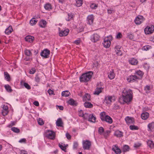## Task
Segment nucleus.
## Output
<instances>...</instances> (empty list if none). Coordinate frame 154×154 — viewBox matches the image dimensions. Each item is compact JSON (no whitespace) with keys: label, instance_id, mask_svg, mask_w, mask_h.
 <instances>
[{"label":"nucleus","instance_id":"obj_4","mask_svg":"<svg viewBox=\"0 0 154 154\" xmlns=\"http://www.w3.org/2000/svg\"><path fill=\"white\" fill-rule=\"evenodd\" d=\"M45 137L48 139L54 140L55 139V133L53 131L47 130L44 134Z\"/></svg>","mask_w":154,"mask_h":154},{"label":"nucleus","instance_id":"obj_22","mask_svg":"<svg viewBox=\"0 0 154 154\" xmlns=\"http://www.w3.org/2000/svg\"><path fill=\"white\" fill-rule=\"evenodd\" d=\"M8 108L7 106L5 105L3 106V109L2 111V113L3 116H5L7 115L8 113Z\"/></svg>","mask_w":154,"mask_h":154},{"label":"nucleus","instance_id":"obj_39","mask_svg":"<svg viewBox=\"0 0 154 154\" xmlns=\"http://www.w3.org/2000/svg\"><path fill=\"white\" fill-rule=\"evenodd\" d=\"M37 21L35 20L34 18H33L30 20L29 23L32 26L35 25L37 23Z\"/></svg>","mask_w":154,"mask_h":154},{"label":"nucleus","instance_id":"obj_1","mask_svg":"<svg viewBox=\"0 0 154 154\" xmlns=\"http://www.w3.org/2000/svg\"><path fill=\"white\" fill-rule=\"evenodd\" d=\"M122 93V96L119 98V100L121 104H124L125 103H129L132 100L133 93L131 90L124 89Z\"/></svg>","mask_w":154,"mask_h":154},{"label":"nucleus","instance_id":"obj_44","mask_svg":"<svg viewBox=\"0 0 154 154\" xmlns=\"http://www.w3.org/2000/svg\"><path fill=\"white\" fill-rule=\"evenodd\" d=\"M129 147L127 145H124L123 148V151L124 152H126L129 150Z\"/></svg>","mask_w":154,"mask_h":154},{"label":"nucleus","instance_id":"obj_60","mask_svg":"<svg viewBox=\"0 0 154 154\" xmlns=\"http://www.w3.org/2000/svg\"><path fill=\"white\" fill-rule=\"evenodd\" d=\"M141 145V144L139 143H135L134 144V147L136 148H137L140 147Z\"/></svg>","mask_w":154,"mask_h":154},{"label":"nucleus","instance_id":"obj_11","mask_svg":"<svg viewBox=\"0 0 154 154\" xmlns=\"http://www.w3.org/2000/svg\"><path fill=\"white\" fill-rule=\"evenodd\" d=\"M139 78L136 75H132L129 76L127 78V81L129 82H133L135 81V79H138Z\"/></svg>","mask_w":154,"mask_h":154},{"label":"nucleus","instance_id":"obj_36","mask_svg":"<svg viewBox=\"0 0 154 154\" xmlns=\"http://www.w3.org/2000/svg\"><path fill=\"white\" fill-rule=\"evenodd\" d=\"M84 106L86 108H91L93 107V105L90 102H86L84 104Z\"/></svg>","mask_w":154,"mask_h":154},{"label":"nucleus","instance_id":"obj_64","mask_svg":"<svg viewBox=\"0 0 154 154\" xmlns=\"http://www.w3.org/2000/svg\"><path fill=\"white\" fill-rule=\"evenodd\" d=\"M20 154H27V152L24 150H22L20 151Z\"/></svg>","mask_w":154,"mask_h":154},{"label":"nucleus","instance_id":"obj_53","mask_svg":"<svg viewBox=\"0 0 154 154\" xmlns=\"http://www.w3.org/2000/svg\"><path fill=\"white\" fill-rule=\"evenodd\" d=\"M23 85L24 87L27 89L29 90L31 89L30 86L27 83L24 82Z\"/></svg>","mask_w":154,"mask_h":154},{"label":"nucleus","instance_id":"obj_23","mask_svg":"<svg viewBox=\"0 0 154 154\" xmlns=\"http://www.w3.org/2000/svg\"><path fill=\"white\" fill-rule=\"evenodd\" d=\"M56 124L58 127L63 126V123L61 118H59L57 119L56 122Z\"/></svg>","mask_w":154,"mask_h":154},{"label":"nucleus","instance_id":"obj_32","mask_svg":"<svg viewBox=\"0 0 154 154\" xmlns=\"http://www.w3.org/2000/svg\"><path fill=\"white\" fill-rule=\"evenodd\" d=\"M61 94L62 96L67 97L70 95V93L68 91H63Z\"/></svg>","mask_w":154,"mask_h":154},{"label":"nucleus","instance_id":"obj_16","mask_svg":"<svg viewBox=\"0 0 154 154\" xmlns=\"http://www.w3.org/2000/svg\"><path fill=\"white\" fill-rule=\"evenodd\" d=\"M69 31V30L68 29L62 30L59 32V35L60 36H63L67 35Z\"/></svg>","mask_w":154,"mask_h":154},{"label":"nucleus","instance_id":"obj_31","mask_svg":"<svg viewBox=\"0 0 154 154\" xmlns=\"http://www.w3.org/2000/svg\"><path fill=\"white\" fill-rule=\"evenodd\" d=\"M68 103L72 106H76L77 104L76 103L75 101L72 99H70L68 101Z\"/></svg>","mask_w":154,"mask_h":154},{"label":"nucleus","instance_id":"obj_43","mask_svg":"<svg viewBox=\"0 0 154 154\" xmlns=\"http://www.w3.org/2000/svg\"><path fill=\"white\" fill-rule=\"evenodd\" d=\"M73 17V15L71 14H68L67 17H66V19L67 21H69Z\"/></svg>","mask_w":154,"mask_h":154},{"label":"nucleus","instance_id":"obj_62","mask_svg":"<svg viewBox=\"0 0 154 154\" xmlns=\"http://www.w3.org/2000/svg\"><path fill=\"white\" fill-rule=\"evenodd\" d=\"M66 136L68 140L70 139L71 138V135L68 133H66Z\"/></svg>","mask_w":154,"mask_h":154},{"label":"nucleus","instance_id":"obj_46","mask_svg":"<svg viewBox=\"0 0 154 154\" xmlns=\"http://www.w3.org/2000/svg\"><path fill=\"white\" fill-rule=\"evenodd\" d=\"M76 5L77 7H79L82 4V0H77L76 1Z\"/></svg>","mask_w":154,"mask_h":154},{"label":"nucleus","instance_id":"obj_19","mask_svg":"<svg viewBox=\"0 0 154 154\" xmlns=\"http://www.w3.org/2000/svg\"><path fill=\"white\" fill-rule=\"evenodd\" d=\"M115 48V51L116 52V54L118 55L122 56V53L121 50H120V46L119 45H117L116 46Z\"/></svg>","mask_w":154,"mask_h":154},{"label":"nucleus","instance_id":"obj_45","mask_svg":"<svg viewBox=\"0 0 154 154\" xmlns=\"http://www.w3.org/2000/svg\"><path fill=\"white\" fill-rule=\"evenodd\" d=\"M11 130L15 133H18L20 131V130L19 129L14 127H12L11 128Z\"/></svg>","mask_w":154,"mask_h":154},{"label":"nucleus","instance_id":"obj_63","mask_svg":"<svg viewBox=\"0 0 154 154\" xmlns=\"http://www.w3.org/2000/svg\"><path fill=\"white\" fill-rule=\"evenodd\" d=\"M120 108L119 106L118 105H116L113 107V108L115 109H119Z\"/></svg>","mask_w":154,"mask_h":154},{"label":"nucleus","instance_id":"obj_52","mask_svg":"<svg viewBox=\"0 0 154 154\" xmlns=\"http://www.w3.org/2000/svg\"><path fill=\"white\" fill-rule=\"evenodd\" d=\"M151 48V47L150 46L148 45L143 46L142 48V49L144 50L147 51Z\"/></svg>","mask_w":154,"mask_h":154},{"label":"nucleus","instance_id":"obj_10","mask_svg":"<svg viewBox=\"0 0 154 154\" xmlns=\"http://www.w3.org/2000/svg\"><path fill=\"white\" fill-rule=\"evenodd\" d=\"M100 38V36L97 34L95 33L93 34L91 37V40L94 42H95L98 41Z\"/></svg>","mask_w":154,"mask_h":154},{"label":"nucleus","instance_id":"obj_50","mask_svg":"<svg viewBox=\"0 0 154 154\" xmlns=\"http://www.w3.org/2000/svg\"><path fill=\"white\" fill-rule=\"evenodd\" d=\"M104 132V128L102 127H100L98 129V132L100 135L103 134Z\"/></svg>","mask_w":154,"mask_h":154},{"label":"nucleus","instance_id":"obj_40","mask_svg":"<svg viewBox=\"0 0 154 154\" xmlns=\"http://www.w3.org/2000/svg\"><path fill=\"white\" fill-rule=\"evenodd\" d=\"M151 89L150 86L149 85H146L144 88V90L146 93H148L150 92V90Z\"/></svg>","mask_w":154,"mask_h":154},{"label":"nucleus","instance_id":"obj_38","mask_svg":"<svg viewBox=\"0 0 154 154\" xmlns=\"http://www.w3.org/2000/svg\"><path fill=\"white\" fill-rule=\"evenodd\" d=\"M135 75H138L141 78H142L143 75V72L140 70H139L136 71L135 72Z\"/></svg>","mask_w":154,"mask_h":154},{"label":"nucleus","instance_id":"obj_21","mask_svg":"<svg viewBox=\"0 0 154 154\" xmlns=\"http://www.w3.org/2000/svg\"><path fill=\"white\" fill-rule=\"evenodd\" d=\"M112 150L115 152L116 154H120L121 152V150L117 146H115L113 147L112 148Z\"/></svg>","mask_w":154,"mask_h":154},{"label":"nucleus","instance_id":"obj_3","mask_svg":"<svg viewBox=\"0 0 154 154\" xmlns=\"http://www.w3.org/2000/svg\"><path fill=\"white\" fill-rule=\"evenodd\" d=\"M100 117L103 121H106L109 124H111L112 122V119L109 116L106 115L105 112H102L100 113Z\"/></svg>","mask_w":154,"mask_h":154},{"label":"nucleus","instance_id":"obj_51","mask_svg":"<svg viewBox=\"0 0 154 154\" xmlns=\"http://www.w3.org/2000/svg\"><path fill=\"white\" fill-rule=\"evenodd\" d=\"M97 7V4L95 3H92L90 5V7L92 9H96Z\"/></svg>","mask_w":154,"mask_h":154},{"label":"nucleus","instance_id":"obj_24","mask_svg":"<svg viewBox=\"0 0 154 154\" xmlns=\"http://www.w3.org/2000/svg\"><path fill=\"white\" fill-rule=\"evenodd\" d=\"M46 21L42 20L39 22V25L40 27L44 28L46 27Z\"/></svg>","mask_w":154,"mask_h":154},{"label":"nucleus","instance_id":"obj_15","mask_svg":"<svg viewBox=\"0 0 154 154\" xmlns=\"http://www.w3.org/2000/svg\"><path fill=\"white\" fill-rule=\"evenodd\" d=\"M96 118L93 114H89V118L88 119V121L90 122L95 123V122Z\"/></svg>","mask_w":154,"mask_h":154},{"label":"nucleus","instance_id":"obj_13","mask_svg":"<svg viewBox=\"0 0 154 154\" xmlns=\"http://www.w3.org/2000/svg\"><path fill=\"white\" fill-rule=\"evenodd\" d=\"M94 20V16L93 14L88 15L87 17L88 23L89 25H91L93 23Z\"/></svg>","mask_w":154,"mask_h":154},{"label":"nucleus","instance_id":"obj_54","mask_svg":"<svg viewBox=\"0 0 154 154\" xmlns=\"http://www.w3.org/2000/svg\"><path fill=\"white\" fill-rule=\"evenodd\" d=\"M122 37V35L120 32H119L116 36V38L118 39H120Z\"/></svg>","mask_w":154,"mask_h":154},{"label":"nucleus","instance_id":"obj_61","mask_svg":"<svg viewBox=\"0 0 154 154\" xmlns=\"http://www.w3.org/2000/svg\"><path fill=\"white\" fill-rule=\"evenodd\" d=\"M80 43V40H77L73 42L74 43H75L77 45H79Z\"/></svg>","mask_w":154,"mask_h":154},{"label":"nucleus","instance_id":"obj_57","mask_svg":"<svg viewBox=\"0 0 154 154\" xmlns=\"http://www.w3.org/2000/svg\"><path fill=\"white\" fill-rule=\"evenodd\" d=\"M48 92L50 95L54 94L53 91L51 89L48 90Z\"/></svg>","mask_w":154,"mask_h":154},{"label":"nucleus","instance_id":"obj_12","mask_svg":"<svg viewBox=\"0 0 154 154\" xmlns=\"http://www.w3.org/2000/svg\"><path fill=\"white\" fill-rule=\"evenodd\" d=\"M125 120L127 124L128 125L133 124L134 122V118L129 116L126 117L125 118Z\"/></svg>","mask_w":154,"mask_h":154},{"label":"nucleus","instance_id":"obj_30","mask_svg":"<svg viewBox=\"0 0 154 154\" xmlns=\"http://www.w3.org/2000/svg\"><path fill=\"white\" fill-rule=\"evenodd\" d=\"M59 146L62 150L65 152H66V146H65V144L59 143Z\"/></svg>","mask_w":154,"mask_h":154},{"label":"nucleus","instance_id":"obj_34","mask_svg":"<svg viewBox=\"0 0 154 154\" xmlns=\"http://www.w3.org/2000/svg\"><path fill=\"white\" fill-rule=\"evenodd\" d=\"M147 143L148 146L151 148L153 147L154 144L152 141L149 140L147 141Z\"/></svg>","mask_w":154,"mask_h":154},{"label":"nucleus","instance_id":"obj_26","mask_svg":"<svg viewBox=\"0 0 154 154\" xmlns=\"http://www.w3.org/2000/svg\"><path fill=\"white\" fill-rule=\"evenodd\" d=\"M123 134V132L119 130L115 131L114 133L115 135L118 137H122Z\"/></svg>","mask_w":154,"mask_h":154},{"label":"nucleus","instance_id":"obj_35","mask_svg":"<svg viewBox=\"0 0 154 154\" xmlns=\"http://www.w3.org/2000/svg\"><path fill=\"white\" fill-rule=\"evenodd\" d=\"M90 99V96L88 94H86L84 96L83 100L85 101H88Z\"/></svg>","mask_w":154,"mask_h":154},{"label":"nucleus","instance_id":"obj_8","mask_svg":"<svg viewBox=\"0 0 154 154\" xmlns=\"http://www.w3.org/2000/svg\"><path fill=\"white\" fill-rule=\"evenodd\" d=\"M144 20L143 16L141 15H138L134 20V22L136 24L139 25L142 23Z\"/></svg>","mask_w":154,"mask_h":154},{"label":"nucleus","instance_id":"obj_25","mask_svg":"<svg viewBox=\"0 0 154 154\" xmlns=\"http://www.w3.org/2000/svg\"><path fill=\"white\" fill-rule=\"evenodd\" d=\"M129 62L132 65H136L138 63V61L136 59L133 58L129 60Z\"/></svg>","mask_w":154,"mask_h":154},{"label":"nucleus","instance_id":"obj_17","mask_svg":"<svg viewBox=\"0 0 154 154\" xmlns=\"http://www.w3.org/2000/svg\"><path fill=\"white\" fill-rule=\"evenodd\" d=\"M25 39L26 41L31 43L34 40V37L33 36L28 35L25 37Z\"/></svg>","mask_w":154,"mask_h":154},{"label":"nucleus","instance_id":"obj_28","mask_svg":"<svg viewBox=\"0 0 154 154\" xmlns=\"http://www.w3.org/2000/svg\"><path fill=\"white\" fill-rule=\"evenodd\" d=\"M115 75L113 71L112 70L109 72V74L108 75V77L110 79H112L114 78Z\"/></svg>","mask_w":154,"mask_h":154},{"label":"nucleus","instance_id":"obj_58","mask_svg":"<svg viewBox=\"0 0 154 154\" xmlns=\"http://www.w3.org/2000/svg\"><path fill=\"white\" fill-rule=\"evenodd\" d=\"M78 144L77 142H75L74 143V144L73 146V148L74 149H76L78 146Z\"/></svg>","mask_w":154,"mask_h":154},{"label":"nucleus","instance_id":"obj_33","mask_svg":"<svg viewBox=\"0 0 154 154\" xmlns=\"http://www.w3.org/2000/svg\"><path fill=\"white\" fill-rule=\"evenodd\" d=\"M44 7L46 10L48 11H50L52 9V6L51 4L49 3L46 4Z\"/></svg>","mask_w":154,"mask_h":154},{"label":"nucleus","instance_id":"obj_42","mask_svg":"<svg viewBox=\"0 0 154 154\" xmlns=\"http://www.w3.org/2000/svg\"><path fill=\"white\" fill-rule=\"evenodd\" d=\"M148 128L149 129V130H151L154 128V122H152L151 123H149L148 125Z\"/></svg>","mask_w":154,"mask_h":154},{"label":"nucleus","instance_id":"obj_27","mask_svg":"<svg viewBox=\"0 0 154 154\" xmlns=\"http://www.w3.org/2000/svg\"><path fill=\"white\" fill-rule=\"evenodd\" d=\"M13 30L11 26H9L5 30V33L6 34L9 35L10 34Z\"/></svg>","mask_w":154,"mask_h":154},{"label":"nucleus","instance_id":"obj_48","mask_svg":"<svg viewBox=\"0 0 154 154\" xmlns=\"http://www.w3.org/2000/svg\"><path fill=\"white\" fill-rule=\"evenodd\" d=\"M110 131L108 130H107L103 132V134L104 137L106 138L109 135V134L110 133Z\"/></svg>","mask_w":154,"mask_h":154},{"label":"nucleus","instance_id":"obj_55","mask_svg":"<svg viewBox=\"0 0 154 154\" xmlns=\"http://www.w3.org/2000/svg\"><path fill=\"white\" fill-rule=\"evenodd\" d=\"M89 114L88 113H85L83 114V116L82 117H83V119H88L89 118Z\"/></svg>","mask_w":154,"mask_h":154},{"label":"nucleus","instance_id":"obj_7","mask_svg":"<svg viewBox=\"0 0 154 154\" xmlns=\"http://www.w3.org/2000/svg\"><path fill=\"white\" fill-rule=\"evenodd\" d=\"M116 100V98L114 96H106L104 100V102L106 103H109L115 101Z\"/></svg>","mask_w":154,"mask_h":154},{"label":"nucleus","instance_id":"obj_5","mask_svg":"<svg viewBox=\"0 0 154 154\" xmlns=\"http://www.w3.org/2000/svg\"><path fill=\"white\" fill-rule=\"evenodd\" d=\"M83 148L85 150H89L91 145V142L88 140H83Z\"/></svg>","mask_w":154,"mask_h":154},{"label":"nucleus","instance_id":"obj_59","mask_svg":"<svg viewBox=\"0 0 154 154\" xmlns=\"http://www.w3.org/2000/svg\"><path fill=\"white\" fill-rule=\"evenodd\" d=\"M83 114H84V113L82 110H80L79 112V116L82 117L83 116Z\"/></svg>","mask_w":154,"mask_h":154},{"label":"nucleus","instance_id":"obj_2","mask_svg":"<svg viewBox=\"0 0 154 154\" xmlns=\"http://www.w3.org/2000/svg\"><path fill=\"white\" fill-rule=\"evenodd\" d=\"M93 74V72L91 71L83 74L80 78V81L84 82L88 81L91 79Z\"/></svg>","mask_w":154,"mask_h":154},{"label":"nucleus","instance_id":"obj_29","mask_svg":"<svg viewBox=\"0 0 154 154\" xmlns=\"http://www.w3.org/2000/svg\"><path fill=\"white\" fill-rule=\"evenodd\" d=\"M4 76L5 79L8 81H10V75L7 72H4Z\"/></svg>","mask_w":154,"mask_h":154},{"label":"nucleus","instance_id":"obj_56","mask_svg":"<svg viewBox=\"0 0 154 154\" xmlns=\"http://www.w3.org/2000/svg\"><path fill=\"white\" fill-rule=\"evenodd\" d=\"M35 72V69L34 68H32L29 71L30 74H33Z\"/></svg>","mask_w":154,"mask_h":154},{"label":"nucleus","instance_id":"obj_6","mask_svg":"<svg viewBox=\"0 0 154 154\" xmlns=\"http://www.w3.org/2000/svg\"><path fill=\"white\" fill-rule=\"evenodd\" d=\"M144 31L146 34H149L154 31V26H147L144 29Z\"/></svg>","mask_w":154,"mask_h":154},{"label":"nucleus","instance_id":"obj_14","mask_svg":"<svg viewBox=\"0 0 154 154\" xmlns=\"http://www.w3.org/2000/svg\"><path fill=\"white\" fill-rule=\"evenodd\" d=\"M104 47L106 48L109 47L111 44V42L110 40L108 38L104 39L103 42V43Z\"/></svg>","mask_w":154,"mask_h":154},{"label":"nucleus","instance_id":"obj_20","mask_svg":"<svg viewBox=\"0 0 154 154\" xmlns=\"http://www.w3.org/2000/svg\"><path fill=\"white\" fill-rule=\"evenodd\" d=\"M103 88L102 87L97 88L95 89L94 92V94L95 95H98L101 92Z\"/></svg>","mask_w":154,"mask_h":154},{"label":"nucleus","instance_id":"obj_49","mask_svg":"<svg viewBox=\"0 0 154 154\" xmlns=\"http://www.w3.org/2000/svg\"><path fill=\"white\" fill-rule=\"evenodd\" d=\"M37 120L38 124L40 125H43L44 123V121L41 119L39 118Z\"/></svg>","mask_w":154,"mask_h":154},{"label":"nucleus","instance_id":"obj_18","mask_svg":"<svg viewBox=\"0 0 154 154\" xmlns=\"http://www.w3.org/2000/svg\"><path fill=\"white\" fill-rule=\"evenodd\" d=\"M149 116V113L147 112H144L141 114V118L144 120L147 119Z\"/></svg>","mask_w":154,"mask_h":154},{"label":"nucleus","instance_id":"obj_9","mask_svg":"<svg viewBox=\"0 0 154 154\" xmlns=\"http://www.w3.org/2000/svg\"><path fill=\"white\" fill-rule=\"evenodd\" d=\"M50 54V51L48 49H46L44 50L41 53L40 55L44 58H47L49 57V55Z\"/></svg>","mask_w":154,"mask_h":154},{"label":"nucleus","instance_id":"obj_47","mask_svg":"<svg viewBox=\"0 0 154 154\" xmlns=\"http://www.w3.org/2000/svg\"><path fill=\"white\" fill-rule=\"evenodd\" d=\"M129 128L131 130H137L139 129V128L137 126H136L134 125H130L129 126Z\"/></svg>","mask_w":154,"mask_h":154},{"label":"nucleus","instance_id":"obj_41","mask_svg":"<svg viewBox=\"0 0 154 154\" xmlns=\"http://www.w3.org/2000/svg\"><path fill=\"white\" fill-rule=\"evenodd\" d=\"M24 53L28 56H30L32 54L31 51L29 50L26 49L24 51Z\"/></svg>","mask_w":154,"mask_h":154},{"label":"nucleus","instance_id":"obj_37","mask_svg":"<svg viewBox=\"0 0 154 154\" xmlns=\"http://www.w3.org/2000/svg\"><path fill=\"white\" fill-rule=\"evenodd\" d=\"M5 89L6 91L8 92H11L12 90L11 89V87L9 85H6L4 86Z\"/></svg>","mask_w":154,"mask_h":154}]
</instances>
